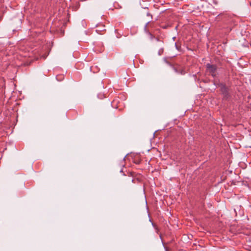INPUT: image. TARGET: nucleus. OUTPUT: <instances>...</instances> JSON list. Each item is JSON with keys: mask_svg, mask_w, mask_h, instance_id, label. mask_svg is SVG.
<instances>
[{"mask_svg": "<svg viewBox=\"0 0 251 251\" xmlns=\"http://www.w3.org/2000/svg\"><path fill=\"white\" fill-rule=\"evenodd\" d=\"M217 66L215 65H212L210 63L206 64V71L209 73L213 77L217 75Z\"/></svg>", "mask_w": 251, "mask_h": 251, "instance_id": "obj_1", "label": "nucleus"}, {"mask_svg": "<svg viewBox=\"0 0 251 251\" xmlns=\"http://www.w3.org/2000/svg\"><path fill=\"white\" fill-rule=\"evenodd\" d=\"M174 70L176 73L182 75L185 74L184 69L182 67H178V68H174Z\"/></svg>", "mask_w": 251, "mask_h": 251, "instance_id": "obj_2", "label": "nucleus"}, {"mask_svg": "<svg viewBox=\"0 0 251 251\" xmlns=\"http://www.w3.org/2000/svg\"><path fill=\"white\" fill-rule=\"evenodd\" d=\"M221 91L225 97H226L228 95V90L227 87L222 84H221Z\"/></svg>", "mask_w": 251, "mask_h": 251, "instance_id": "obj_3", "label": "nucleus"}, {"mask_svg": "<svg viewBox=\"0 0 251 251\" xmlns=\"http://www.w3.org/2000/svg\"><path fill=\"white\" fill-rule=\"evenodd\" d=\"M150 22H148L145 25L144 29L146 32L149 33L151 35V33L149 31V30L148 29V26Z\"/></svg>", "mask_w": 251, "mask_h": 251, "instance_id": "obj_4", "label": "nucleus"}, {"mask_svg": "<svg viewBox=\"0 0 251 251\" xmlns=\"http://www.w3.org/2000/svg\"><path fill=\"white\" fill-rule=\"evenodd\" d=\"M147 15L148 16H150V17H151V18H152V16H151V15L150 13H147Z\"/></svg>", "mask_w": 251, "mask_h": 251, "instance_id": "obj_5", "label": "nucleus"}]
</instances>
